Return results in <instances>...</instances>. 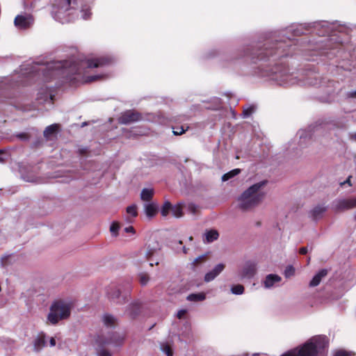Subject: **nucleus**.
<instances>
[{"label":"nucleus","mask_w":356,"mask_h":356,"mask_svg":"<svg viewBox=\"0 0 356 356\" xmlns=\"http://www.w3.org/2000/svg\"><path fill=\"white\" fill-rule=\"evenodd\" d=\"M295 49V44L290 38L286 40L266 41L262 46L257 45V49L247 48L245 56L251 57L252 62L271 61L276 64V61L282 57L290 55L291 51Z\"/></svg>","instance_id":"f257e3e1"},{"label":"nucleus","mask_w":356,"mask_h":356,"mask_svg":"<svg viewBox=\"0 0 356 356\" xmlns=\"http://www.w3.org/2000/svg\"><path fill=\"white\" fill-rule=\"evenodd\" d=\"M111 59L108 57H98L87 60L86 62L75 60H65L60 63L58 70H50L51 75H60L65 79V81L71 86L76 85L81 81L79 75L82 73L83 69L100 67L109 65Z\"/></svg>","instance_id":"f03ea898"},{"label":"nucleus","mask_w":356,"mask_h":356,"mask_svg":"<svg viewBox=\"0 0 356 356\" xmlns=\"http://www.w3.org/2000/svg\"><path fill=\"white\" fill-rule=\"evenodd\" d=\"M267 184V180H263L252 185L243 191L238 199V208L243 211H247L258 206L266 195L263 188Z\"/></svg>","instance_id":"7ed1b4c3"},{"label":"nucleus","mask_w":356,"mask_h":356,"mask_svg":"<svg viewBox=\"0 0 356 356\" xmlns=\"http://www.w3.org/2000/svg\"><path fill=\"white\" fill-rule=\"evenodd\" d=\"M70 313L71 305L63 300H58L51 305L47 320L51 324L55 325L59 321L67 318Z\"/></svg>","instance_id":"20e7f679"},{"label":"nucleus","mask_w":356,"mask_h":356,"mask_svg":"<svg viewBox=\"0 0 356 356\" xmlns=\"http://www.w3.org/2000/svg\"><path fill=\"white\" fill-rule=\"evenodd\" d=\"M18 168L22 178L26 181H35V167L29 165H24V163H15L12 166L13 169Z\"/></svg>","instance_id":"39448f33"},{"label":"nucleus","mask_w":356,"mask_h":356,"mask_svg":"<svg viewBox=\"0 0 356 356\" xmlns=\"http://www.w3.org/2000/svg\"><path fill=\"white\" fill-rule=\"evenodd\" d=\"M143 119L142 114L134 110H127L122 113L118 118V122L122 124H128L138 122Z\"/></svg>","instance_id":"423d86ee"},{"label":"nucleus","mask_w":356,"mask_h":356,"mask_svg":"<svg viewBox=\"0 0 356 356\" xmlns=\"http://www.w3.org/2000/svg\"><path fill=\"white\" fill-rule=\"evenodd\" d=\"M106 293L110 300L120 305H123L127 302L128 301V296H129L128 294L121 296L120 290L115 286L109 287Z\"/></svg>","instance_id":"0eeeda50"},{"label":"nucleus","mask_w":356,"mask_h":356,"mask_svg":"<svg viewBox=\"0 0 356 356\" xmlns=\"http://www.w3.org/2000/svg\"><path fill=\"white\" fill-rule=\"evenodd\" d=\"M142 302L138 300H134L129 303L125 308L124 314L131 319L136 318L141 311Z\"/></svg>","instance_id":"6e6552de"},{"label":"nucleus","mask_w":356,"mask_h":356,"mask_svg":"<svg viewBox=\"0 0 356 356\" xmlns=\"http://www.w3.org/2000/svg\"><path fill=\"white\" fill-rule=\"evenodd\" d=\"M356 207V197L350 199H341L335 202L334 209L337 211H342Z\"/></svg>","instance_id":"1a4fd4ad"},{"label":"nucleus","mask_w":356,"mask_h":356,"mask_svg":"<svg viewBox=\"0 0 356 356\" xmlns=\"http://www.w3.org/2000/svg\"><path fill=\"white\" fill-rule=\"evenodd\" d=\"M257 273V265L255 263L252 261H247L240 275L241 278H248L251 279Z\"/></svg>","instance_id":"9d476101"},{"label":"nucleus","mask_w":356,"mask_h":356,"mask_svg":"<svg viewBox=\"0 0 356 356\" xmlns=\"http://www.w3.org/2000/svg\"><path fill=\"white\" fill-rule=\"evenodd\" d=\"M60 128V126L58 124H53L47 127L43 132L44 137L47 140H56Z\"/></svg>","instance_id":"9b49d317"},{"label":"nucleus","mask_w":356,"mask_h":356,"mask_svg":"<svg viewBox=\"0 0 356 356\" xmlns=\"http://www.w3.org/2000/svg\"><path fill=\"white\" fill-rule=\"evenodd\" d=\"M327 210V207L324 205H316L309 211V217L313 220H318L323 218L325 212Z\"/></svg>","instance_id":"f8f14e48"},{"label":"nucleus","mask_w":356,"mask_h":356,"mask_svg":"<svg viewBox=\"0 0 356 356\" xmlns=\"http://www.w3.org/2000/svg\"><path fill=\"white\" fill-rule=\"evenodd\" d=\"M225 268V265L218 264L214 268L208 272L204 276V281L207 282H211L214 280Z\"/></svg>","instance_id":"ddd939ff"},{"label":"nucleus","mask_w":356,"mask_h":356,"mask_svg":"<svg viewBox=\"0 0 356 356\" xmlns=\"http://www.w3.org/2000/svg\"><path fill=\"white\" fill-rule=\"evenodd\" d=\"M33 350L36 353L40 352L45 346V334L44 333L39 334L33 340Z\"/></svg>","instance_id":"4468645a"},{"label":"nucleus","mask_w":356,"mask_h":356,"mask_svg":"<svg viewBox=\"0 0 356 356\" xmlns=\"http://www.w3.org/2000/svg\"><path fill=\"white\" fill-rule=\"evenodd\" d=\"M281 280V277L277 275L269 274L266 277L264 281V287L266 289H270L273 287L275 283L280 282Z\"/></svg>","instance_id":"2eb2a0df"},{"label":"nucleus","mask_w":356,"mask_h":356,"mask_svg":"<svg viewBox=\"0 0 356 356\" xmlns=\"http://www.w3.org/2000/svg\"><path fill=\"white\" fill-rule=\"evenodd\" d=\"M144 211L148 218H152L158 211V205L154 202L144 204Z\"/></svg>","instance_id":"dca6fc26"},{"label":"nucleus","mask_w":356,"mask_h":356,"mask_svg":"<svg viewBox=\"0 0 356 356\" xmlns=\"http://www.w3.org/2000/svg\"><path fill=\"white\" fill-rule=\"evenodd\" d=\"M219 237V233L216 229H210L206 231L204 234L203 241L207 243H210L216 241Z\"/></svg>","instance_id":"f3484780"},{"label":"nucleus","mask_w":356,"mask_h":356,"mask_svg":"<svg viewBox=\"0 0 356 356\" xmlns=\"http://www.w3.org/2000/svg\"><path fill=\"white\" fill-rule=\"evenodd\" d=\"M327 269H321L310 281L309 286L312 287L318 286L321 283L322 278L327 275Z\"/></svg>","instance_id":"a211bd4d"},{"label":"nucleus","mask_w":356,"mask_h":356,"mask_svg":"<svg viewBox=\"0 0 356 356\" xmlns=\"http://www.w3.org/2000/svg\"><path fill=\"white\" fill-rule=\"evenodd\" d=\"M185 206L184 202H180L175 205H172L171 212L175 218H181L184 216L183 209Z\"/></svg>","instance_id":"6ab92c4d"},{"label":"nucleus","mask_w":356,"mask_h":356,"mask_svg":"<svg viewBox=\"0 0 356 356\" xmlns=\"http://www.w3.org/2000/svg\"><path fill=\"white\" fill-rule=\"evenodd\" d=\"M102 320L103 323L106 327H114L117 323V318L114 316L109 314H104L102 317Z\"/></svg>","instance_id":"aec40b11"},{"label":"nucleus","mask_w":356,"mask_h":356,"mask_svg":"<svg viewBox=\"0 0 356 356\" xmlns=\"http://www.w3.org/2000/svg\"><path fill=\"white\" fill-rule=\"evenodd\" d=\"M15 25L19 29H27L29 27V22L27 19L22 15H17L15 18Z\"/></svg>","instance_id":"412c9836"},{"label":"nucleus","mask_w":356,"mask_h":356,"mask_svg":"<svg viewBox=\"0 0 356 356\" xmlns=\"http://www.w3.org/2000/svg\"><path fill=\"white\" fill-rule=\"evenodd\" d=\"M154 193V192L152 188H143L140 195L141 200L144 202H149L153 197Z\"/></svg>","instance_id":"4be33fe9"},{"label":"nucleus","mask_w":356,"mask_h":356,"mask_svg":"<svg viewBox=\"0 0 356 356\" xmlns=\"http://www.w3.org/2000/svg\"><path fill=\"white\" fill-rule=\"evenodd\" d=\"M206 298V295L204 293H191L189 294L186 299L188 301L193 302H200L203 301Z\"/></svg>","instance_id":"5701e85b"},{"label":"nucleus","mask_w":356,"mask_h":356,"mask_svg":"<svg viewBox=\"0 0 356 356\" xmlns=\"http://www.w3.org/2000/svg\"><path fill=\"white\" fill-rule=\"evenodd\" d=\"M161 250V247L159 243H156V246L151 247L150 245H149L147 248V250L146 252V258L147 259H150L151 257L158 251Z\"/></svg>","instance_id":"b1692460"},{"label":"nucleus","mask_w":356,"mask_h":356,"mask_svg":"<svg viewBox=\"0 0 356 356\" xmlns=\"http://www.w3.org/2000/svg\"><path fill=\"white\" fill-rule=\"evenodd\" d=\"M240 172H241L240 169L236 168V169H234V170L225 173L222 177V181H226L229 180V179L235 177L236 175H238L240 173Z\"/></svg>","instance_id":"393cba45"},{"label":"nucleus","mask_w":356,"mask_h":356,"mask_svg":"<svg viewBox=\"0 0 356 356\" xmlns=\"http://www.w3.org/2000/svg\"><path fill=\"white\" fill-rule=\"evenodd\" d=\"M138 279L140 284L142 286H145L149 280V275L145 272H141L138 274Z\"/></svg>","instance_id":"a878e982"},{"label":"nucleus","mask_w":356,"mask_h":356,"mask_svg":"<svg viewBox=\"0 0 356 356\" xmlns=\"http://www.w3.org/2000/svg\"><path fill=\"white\" fill-rule=\"evenodd\" d=\"M171 208L172 204L168 201L165 202L161 210V215L164 217L167 216L170 211H171Z\"/></svg>","instance_id":"bb28decb"},{"label":"nucleus","mask_w":356,"mask_h":356,"mask_svg":"<svg viewBox=\"0 0 356 356\" xmlns=\"http://www.w3.org/2000/svg\"><path fill=\"white\" fill-rule=\"evenodd\" d=\"M188 211L193 215H197L200 212V207L194 203H189L187 205Z\"/></svg>","instance_id":"cd10ccee"},{"label":"nucleus","mask_w":356,"mask_h":356,"mask_svg":"<svg viewBox=\"0 0 356 356\" xmlns=\"http://www.w3.org/2000/svg\"><path fill=\"white\" fill-rule=\"evenodd\" d=\"M103 77L102 75H93V76H88L83 78L82 83H92L98 80L102 79Z\"/></svg>","instance_id":"c85d7f7f"},{"label":"nucleus","mask_w":356,"mask_h":356,"mask_svg":"<svg viewBox=\"0 0 356 356\" xmlns=\"http://www.w3.org/2000/svg\"><path fill=\"white\" fill-rule=\"evenodd\" d=\"M231 291L232 293L234 294H236V295H241L244 292V287L243 285L241 284H236V285H234L232 288H231Z\"/></svg>","instance_id":"c756f323"},{"label":"nucleus","mask_w":356,"mask_h":356,"mask_svg":"<svg viewBox=\"0 0 356 356\" xmlns=\"http://www.w3.org/2000/svg\"><path fill=\"white\" fill-rule=\"evenodd\" d=\"M173 129V134L175 135V136H180L183 134H184L188 129V127H186V128L185 129L184 126H180V127H172Z\"/></svg>","instance_id":"7c9ffc66"},{"label":"nucleus","mask_w":356,"mask_h":356,"mask_svg":"<svg viewBox=\"0 0 356 356\" xmlns=\"http://www.w3.org/2000/svg\"><path fill=\"white\" fill-rule=\"evenodd\" d=\"M161 349L167 356H172L173 353L169 345L162 343L161 345Z\"/></svg>","instance_id":"2f4dec72"},{"label":"nucleus","mask_w":356,"mask_h":356,"mask_svg":"<svg viewBox=\"0 0 356 356\" xmlns=\"http://www.w3.org/2000/svg\"><path fill=\"white\" fill-rule=\"evenodd\" d=\"M127 212L130 214L133 217H136L138 216L137 212V206L136 204H132L129 206L127 208Z\"/></svg>","instance_id":"473e14b6"},{"label":"nucleus","mask_w":356,"mask_h":356,"mask_svg":"<svg viewBox=\"0 0 356 356\" xmlns=\"http://www.w3.org/2000/svg\"><path fill=\"white\" fill-rule=\"evenodd\" d=\"M254 109H255V108L254 106H250L246 108H244L243 111V116L245 118L249 117L250 115H251L253 113V112L254 111Z\"/></svg>","instance_id":"72a5a7b5"},{"label":"nucleus","mask_w":356,"mask_h":356,"mask_svg":"<svg viewBox=\"0 0 356 356\" xmlns=\"http://www.w3.org/2000/svg\"><path fill=\"white\" fill-rule=\"evenodd\" d=\"M119 229H120V225H119V224H118V223H117V222H113L111 224V227H110V231H111V232L113 235H115V236H116V235L118 234V232Z\"/></svg>","instance_id":"f704fd0d"},{"label":"nucleus","mask_w":356,"mask_h":356,"mask_svg":"<svg viewBox=\"0 0 356 356\" xmlns=\"http://www.w3.org/2000/svg\"><path fill=\"white\" fill-rule=\"evenodd\" d=\"M294 272H295L294 268L291 266H289L286 267V268L285 269L284 275L286 277H291L294 274Z\"/></svg>","instance_id":"c9c22d12"},{"label":"nucleus","mask_w":356,"mask_h":356,"mask_svg":"<svg viewBox=\"0 0 356 356\" xmlns=\"http://www.w3.org/2000/svg\"><path fill=\"white\" fill-rule=\"evenodd\" d=\"M17 137L22 140H27L29 139V134L28 133H20L17 135Z\"/></svg>","instance_id":"e433bc0d"},{"label":"nucleus","mask_w":356,"mask_h":356,"mask_svg":"<svg viewBox=\"0 0 356 356\" xmlns=\"http://www.w3.org/2000/svg\"><path fill=\"white\" fill-rule=\"evenodd\" d=\"M351 178H352V176L349 175L348 177V178L346 179V180H345L344 181L340 182V186H343L345 184H348L349 186H352V183H351V181H350Z\"/></svg>","instance_id":"4c0bfd02"},{"label":"nucleus","mask_w":356,"mask_h":356,"mask_svg":"<svg viewBox=\"0 0 356 356\" xmlns=\"http://www.w3.org/2000/svg\"><path fill=\"white\" fill-rule=\"evenodd\" d=\"M334 356H350V354L345 350H338L335 353Z\"/></svg>","instance_id":"58836bf2"},{"label":"nucleus","mask_w":356,"mask_h":356,"mask_svg":"<svg viewBox=\"0 0 356 356\" xmlns=\"http://www.w3.org/2000/svg\"><path fill=\"white\" fill-rule=\"evenodd\" d=\"M99 356H111V353L105 350V349H101L98 352Z\"/></svg>","instance_id":"ea45409f"},{"label":"nucleus","mask_w":356,"mask_h":356,"mask_svg":"<svg viewBox=\"0 0 356 356\" xmlns=\"http://www.w3.org/2000/svg\"><path fill=\"white\" fill-rule=\"evenodd\" d=\"M205 258V256L204 255H202V256H200L198 257L197 258H196L193 262V265L195 266L197 265V264H199L200 261H203Z\"/></svg>","instance_id":"a19ab883"},{"label":"nucleus","mask_w":356,"mask_h":356,"mask_svg":"<svg viewBox=\"0 0 356 356\" xmlns=\"http://www.w3.org/2000/svg\"><path fill=\"white\" fill-rule=\"evenodd\" d=\"M186 314V309H181L177 312V316L178 318L181 319L184 317V316Z\"/></svg>","instance_id":"79ce46f5"},{"label":"nucleus","mask_w":356,"mask_h":356,"mask_svg":"<svg viewBox=\"0 0 356 356\" xmlns=\"http://www.w3.org/2000/svg\"><path fill=\"white\" fill-rule=\"evenodd\" d=\"M124 231L127 233H129V232L134 233V228L132 226H129V227L124 228Z\"/></svg>","instance_id":"37998d69"},{"label":"nucleus","mask_w":356,"mask_h":356,"mask_svg":"<svg viewBox=\"0 0 356 356\" xmlns=\"http://www.w3.org/2000/svg\"><path fill=\"white\" fill-rule=\"evenodd\" d=\"M307 247H302L300 250H299V252L301 254H305L307 253Z\"/></svg>","instance_id":"c03bdc74"},{"label":"nucleus","mask_w":356,"mask_h":356,"mask_svg":"<svg viewBox=\"0 0 356 356\" xmlns=\"http://www.w3.org/2000/svg\"><path fill=\"white\" fill-rule=\"evenodd\" d=\"M9 259V257H3L1 259L2 266L7 265V260Z\"/></svg>","instance_id":"a18cd8bd"},{"label":"nucleus","mask_w":356,"mask_h":356,"mask_svg":"<svg viewBox=\"0 0 356 356\" xmlns=\"http://www.w3.org/2000/svg\"><path fill=\"white\" fill-rule=\"evenodd\" d=\"M49 344L51 347L56 346V340L54 337H51L49 340Z\"/></svg>","instance_id":"49530a36"},{"label":"nucleus","mask_w":356,"mask_h":356,"mask_svg":"<svg viewBox=\"0 0 356 356\" xmlns=\"http://www.w3.org/2000/svg\"><path fill=\"white\" fill-rule=\"evenodd\" d=\"M349 97H350L352 98H356V90L350 92L349 94Z\"/></svg>","instance_id":"de8ad7c7"},{"label":"nucleus","mask_w":356,"mask_h":356,"mask_svg":"<svg viewBox=\"0 0 356 356\" xmlns=\"http://www.w3.org/2000/svg\"><path fill=\"white\" fill-rule=\"evenodd\" d=\"M90 15V13H88V14L87 13H85V15H84L83 18H84L85 19H88L89 18Z\"/></svg>","instance_id":"09e8293b"},{"label":"nucleus","mask_w":356,"mask_h":356,"mask_svg":"<svg viewBox=\"0 0 356 356\" xmlns=\"http://www.w3.org/2000/svg\"><path fill=\"white\" fill-rule=\"evenodd\" d=\"M6 161H5V158L4 157H0V163H4Z\"/></svg>","instance_id":"8fccbe9b"},{"label":"nucleus","mask_w":356,"mask_h":356,"mask_svg":"<svg viewBox=\"0 0 356 356\" xmlns=\"http://www.w3.org/2000/svg\"><path fill=\"white\" fill-rule=\"evenodd\" d=\"M351 138L353 140H354L355 141H356V131H355V134L351 136Z\"/></svg>","instance_id":"3c124183"},{"label":"nucleus","mask_w":356,"mask_h":356,"mask_svg":"<svg viewBox=\"0 0 356 356\" xmlns=\"http://www.w3.org/2000/svg\"><path fill=\"white\" fill-rule=\"evenodd\" d=\"M3 305H4L3 301L0 300V307H3Z\"/></svg>","instance_id":"603ef678"},{"label":"nucleus","mask_w":356,"mask_h":356,"mask_svg":"<svg viewBox=\"0 0 356 356\" xmlns=\"http://www.w3.org/2000/svg\"><path fill=\"white\" fill-rule=\"evenodd\" d=\"M67 1V3L68 6H70L71 5V3H72V0H66Z\"/></svg>","instance_id":"864d4df0"},{"label":"nucleus","mask_w":356,"mask_h":356,"mask_svg":"<svg viewBox=\"0 0 356 356\" xmlns=\"http://www.w3.org/2000/svg\"><path fill=\"white\" fill-rule=\"evenodd\" d=\"M183 251H184V252L185 254H186V253H187V250H186V248L185 247H184V248H183Z\"/></svg>","instance_id":"5fc2aeb1"},{"label":"nucleus","mask_w":356,"mask_h":356,"mask_svg":"<svg viewBox=\"0 0 356 356\" xmlns=\"http://www.w3.org/2000/svg\"><path fill=\"white\" fill-rule=\"evenodd\" d=\"M4 153V151L3 149H0V155L3 154Z\"/></svg>","instance_id":"6e6d98bb"},{"label":"nucleus","mask_w":356,"mask_h":356,"mask_svg":"<svg viewBox=\"0 0 356 356\" xmlns=\"http://www.w3.org/2000/svg\"><path fill=\"white\" fill-rule=\"evenodd\" d=\"M159 264V261H156V262H155V264H156V265H158Z\"/></svg>","instance_id":"4d7b16f0"},{"label":"nucleus","mask_w":356,"mask_h":356,"mask_svg":"<svg viewBox=\"0 0 356 356\" xmlns=\"http://www.w3.org/2000/svg\"><path fill=\"white\" fill-rule=\"evenodd\" d=\"M189 240H191H191H193V237H192V236H191V237L189 238Z\"/></svg>","instance_id":"13d9d810"}]
</instances>
